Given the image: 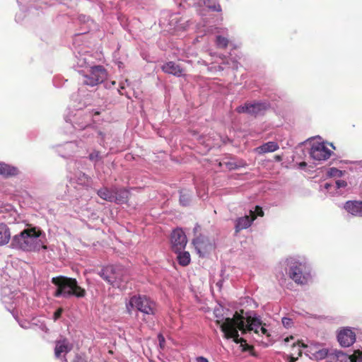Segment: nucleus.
<instances>
[{"mask_svg":"<svg viewBox=\"0 0 362 362\" xmlns=\"http://www.w3.org/2000/svg\"><path fill=\"white\" fill-rule=\"evenodd\" d=\"M162 70L167 74H173L175 76H181L183 74L184 69L174 62H168L161 66Z\"/></svg>","mask_w":362,"mask_h":362,"instance_id":"nucleus-20","label":"nucleus"},{"mask_svg":"<svg viewBox=\"0 0 362 362\" xmlns=\"http://www.w3.org/2000/svg\"><path fill=\"white\" fill-rule=\"evenodd\" d=\"M217 286H220V287H221V282H218V283H217Z\"/></svg>","mask_w":362,"mask_h":362,"instance_id":"nucleus-52","label":"nucleus"},{"mask_svg":"<svg viewBox=\"0 0 362 362\" xmlns=\"http://www.w3.org/2000/svg\"><path fill=\"white\" fill-rule=\"evenodd\" d=\"M187 240L185 233L181 229L174 230L171 234L172 249L175 252L183 250Z\"/></svg>","mask_w":362,"mask_h":362,"instance_id":"nucleus-13","label":"nucleus"},{"mask_svg":"<svg viewBox=\"0 0 362 362\" xmlns=\"http://www.w3.org/2000/svg\"><path fill=\"white\" fill-rule=\"evenodd\" d=\"M220 59L223 61V64L229 65L233 69H238V62L237 59L233 58H230L225 60V57L223 55H219Z\"/></svg>","mask_w":362,"mask_h":362,"instance_id":"nucleus-32","label":"nucleus"},{"mask_svg":"<svg viewBox=\"0 0 362 362\" xmlns=\"http://www.w3.org/2000/svg\"><path fill=\"white\" fill-rule=\"evenodd\" d=\"M72 349V344L66 339H63L56 341L54 354L57 358H60L62 354L65 355Z\"/></svg>","mask_w":362,"mask_h":362,"instance_id":"nucleus-18","label":"nucleus"},{"mask_svg":"<svg viewBox=\"0 0 362 362\" xmlns=\"http://www.w3.org/2000/svg\"><path fill=\"white\" fill-rule=\"evenodd\" d=\"M279 149V145L275 141H269L259 146L257 150L259 153L274 152Z\"/></svg>","mask_w":362,"mask_h":362,"instance_id":"nucleus-26","label":"nucleus"},{"mask_svg":"<svg viewBox=\"0 0 362 362\" xmlns=\"http://www.w3.org/2000/svg\"><path fill=\"white\" fill-rule=\"evenodd\" d=\"M158 338L160 346H162L163 344L165 343V339H164L163 336L161 334H159Z\"/></svg>","mask_w":362,"mask_h":362,"instance_id":"nucleus-42","label":"nucleus"},{"mask_svg":"<svg viewBox=\"0 0 362 362\" xmlns=\"http://www.w3.org/2000/svg\"><path fill=\"white\" fill-rule=\"evenodd\" d=\"M215 43L218 48L223 49L228 46L229 40L228 37L223 36L221 32H218L216 36Z\"/></svg>","mask_w":362,"mask_h":362,"instance_id":"nucleus-28","label":"nucleus"},{"mask_svg":"<svg viewBox=\"0 0 362 362\" xmlns=\"http://www.w3.org/2000/svg\"><path fill=\"white\" fill-rule=\"evenodd\" d=\"M344 172L336 168H330L327 173V175L329 177H341Z\"/></svg>","mask_w":362,"mask_h":362,"instance_id":"nucleus-34","label":"nucleus"},{"mask_svg":"<svg viewBox=\"0 0 362 362\" xmlns=\"http://www.w3.org/2000/svg\"><path fill=\"white\" fill-rule=\"evenodd\" d=\"M334 187V185L326 182L323 185H320V190L323 192H327L332 195L340 194L341 193L339 192L332 191Z\"/></svg>","mask_w":362,"mask_h":362,"instance_id":"nucleus-35","label":"nucleus"},{"mask_svg":"<svg viewBox=\"0 0 362 362\" xmlns=\"http://www.w3.org/2000/svg\"><path fill=\"white\" fill-rule=\"evenodd\" d=\"M224 337L233 339L236 344H240L243 351H248L251 346L247 343L253 341L264 347L272 345L275 340L271 330L267 327L262 317L254 311L239 313L235 312L232 318L217 320Z\"/></svg>","mask_w":362,"mask_h":362,"instance_id":"nucleus-1","label":"nucleus"},{"mask_svg":"<svg viewBox=\"0 0 362 362\" xmlns=\"http://www.w3.org/2000/svg\"><path fill=\"white\" fill-rule=\"evenodd\" d=\"M78 73L81 75V85L76 97L84 98L83 104L88 105L90 103V94L86 93L88 87L94 88L103 83L107 77V73L103 66L95 64L88 66V69L78 70Z\"/></svg>","mask_w":362,"mask_h":362,"instance_id":"nucleus-4","label":"nucleus"},{"mask_svg":"<svg viewBox=\"0 0 362 362\" xmlns=\"http://www.w3.org/2000/svg\"><path fill=\"white\" fill-rule=\"evenodd\" d=\"M74 362H85V361L82 357L76 356L74 360Z\"/></svg>","mask_w":362,"mask_h":362,"instance_id":"nucleus-43","label":"nucleus"},{"mask_svg":"<svg viewBox=\"0 0 362 362\" xmlns=\"http://www.w3.org/2000/svg\"><path fill=\"white\" fill-rule=\"evenodd\" d=\"M293 337L292 336H291L290 337H286L284 341L285 342H288L290 341V339H293Z\"/></svg>","mask_w":362,"mask_h":362,"instance_id":"nucleus-47","label":"nucleus"},{"mask_svg":"<svg viewBox=\"0 0 362 362\" xmlns=\"http://www.w3.org/2000/svg\"><path fill=\"white\" fill-rule=\"evenodd\" d=\"M99 275L113 287L123 289L124 286L120 281L119 275L117 272V268L114 266H107L101 269Z\"/></svg>","mask_w":362,"mask_h":362,"instance_id":"nucleus-10","label":"nucleus"},{"mask_svg":"<svg viewBox=\"0 0 362 362\" xmlns=\"http://www.w3.org/2000/svg\"><path fill=\"white\" fill-rule=\"evenodd\" d=\"M197 194L199 197H202V195L200 194V192L199 191L197 192Z\"/></svg>","mask_w":362,"mask_h":362,"instance_id":"nucleus-53","label":"nucleus"},{"mask_svg":"<svg viewBox=\"0 0 362 362\" xmlns=\"http://www.w3.org/2000/svg\"><path fill=\"white\" fill-rule=\"evenodd\" d=\"M330 145H331L332 148H335L334 146H333V144H331Z\"/></svg>","mask_w":362,"mask_h":362,"instance_id":"nucleus-54","label":"nucleus"},{"mask_svg":"<svg viewBox=\"0 0 362 362\" xmlns=\"http://www.w3.org/2000/svg\"><path fill=\"white\" fill-rule=\"evenodd\" d=\"M177 254V260L180 265L185 267L187 266L190 262V255L188 252H176Z\"/></svg>","mask_w":362,"mask_h":362,"instance_id":"nucleus-27","label":"nucleus"},{"mask_svg":"<svg viewBox=\"0 0 362 362\" xmlns=\"http://www.w3.org/2000/svg\"><path fill=\"white\" fill-rule=\"evenodd\" d=\"M329 352V351L328 349H322L320 350H318V351H315L313 354V356L317 360L326 359V361H327Z\"/></svg>","mask_w":362,"mask_h":362,"instance_id":"nucleus-31","label":"nucleus"},{"mask_svg":"<svg viewBox=\"0 0 362 362\" xmlns=\"http://www.w3.org/2000/svg\"><path fill=\"white\" fill-rule=\"evenodd\" d=\"M129 197V191L125 188H119L114 187V198L113 202L117 204H124L127 202Z\"/></svg>","mask_w":362,"mask_h":362,"instance_id":"nucleus-22","label":"nucleus"},{"mask_svg":"<svg viewBox=\"0 0 362 362\" xmlns=\"http://www.w3.org/2000/svg\"><path fill=\"white\" fill-rule=\"evenodd\" d=\"M52 282L56 286L54 296L68 298L72 296L83 298L86 291L81 287L76 279L60 276L52 278Z\"/></svg>","mask_w":362,"mask_h":362,"instance_id":"nucleus-6","label":"nucleus"},{"mask_svg":"<svg viewBox=\"0 0 362 362\" xmlns=\"http://www.w3.org/2000/svg\"><path fill=\"white\" fill-rule=\"evenodd\" d=\"M76 180L77 183L81 186H86L89 183L88 177L85 173H78V175H77V177L76 178Z\"/></svg>","mask_w":362,"mask_h":362,"instance_id":"nucleus-33","label":"nucleus"},{"mask_svg":"<svg viewBox=\"0 0 362 362\" xmlns=\"http://www.w3.org/2000/svg\"><path fill=\"white\" fill-rule=\"evenodd\" d=\"M11 239V232L8 226L0 223V246L7 244Z\"/></svg>","mask_w":362,"mask_h":362,"instance_id":"nucleus-24","label":"nucleus"},{"mask_svg":"<svg viewBox=\"0 0 362 362\" xmlns=\"http://www.w3.org/2000/svg\"><path fill=\"white\" fill-rule=\"evenodd\" d=\"M63 313V309L59 308H58L54 313L53 315V320L54 322H56L57 320H58L61 316H62V314Z\"/></svg>","mask_w":362,"mask_h":362,"instance_id":"nucleus-39","label":"nucleus"},{"mask_svg":"<svg viewBox=\"0 0 362 362\" xmlns=\"http://www.w3.org/2000/svg\"><path fill=\"white\" fill-rule=\"evenodd\" d=\"M218 70H223V67L221 66H218Z\"/></svg>","mask_w":362,"mask_h":362,"instance_id":"nucleus-51","label":"nucleus"},{"mask_svg":"<svg viewBox=\"0 0 362 362\" xmlns=\"http://www.w3.org/2000/svg\"><path fill=\"white\" fill-rule=\"evenodd\" d=\"M334 186V189L338 192V189L345 188L347 186V182L345 180H338L335 182Z\"/></svg>","mask_w":362,"mask_h":362,"instance_id":"nucleus-37","label":"nucleus"},{"mask_svg":"<svg viewBox=\"0 0 362 362\" xmlns=\"http://www.w3.org/2000/svg\"><path fill=\"white\" fill-rule=\"evenodd\" d=\"M78 146L76 141H69L57 146V152L63 158H68L77 151Z\"/></svg>","mask_w":362,"mask_h":362,"instance_id":"nucleus-16","label":"nucleus"},{"mask_svg":"<svg viewBox=\"0 0 362 362\" xmlns=\"http://www.w3.org/2000/svg\"><path fill=\"white\" fill-rule=\"evenodd\" d=\"M191 194L187 190H181L180 192V203L183 206H187L191 202Z\"/></svg>","mask_w":362,"mask_h":362,"instance_id":"nucleus-29","label":"nucleus"},{"mask_svg":"<svg viewBox=\"0 0 362 362\" xmlns=\"http://www.w3.org/2000/svg\"><path fill=\"white\" fill-rule=\"evenodd\" d=\"M270 103L268 101H255L253 103H245L236 108L238 113H246L257 117L264 115L270 108Z\"/></svg>","mask_w":362,"mask_h":362,"instance_id":"nucleus-9","label":"nucleus"},{"mask_svg":"<svg viewBox=\"0 0 362 362\" xmlns=\"http://www.w3.org/2000/svg\"><path fill=\"white\" fill-rule=\"evenodd\" d=\"M18 171L17 168L5 163L0 162V175L8 177L17 175Z\"/></svg>","mask_w":362,"mask_h":362,"instance_id":"nucleus-23","label":"nucleus"},{"mask_svg":"<svg viewBox=\"0 0 362 362\" xmlns=\"http://www.w3.org/2000/svg\"><path fill=\"white\" fill-rule=\"evenodd\" d=\"M288 276L297 284L305 285L311 280V268L305 262H300L296 259H287Z\"/></svg>","mask_w":362,"mask_h":362,"instance_id":"nucleus-7","label":"nucleus"},{"mask_svg":"<svg viewBox=\"0 0 362 362\" xmlns=\"http://www.w3.org/2000/svg\"><path fill=\"white\" fill-rule=\"evenodd\" d=\"M282 321V324L283 325L286 327V328H289L292 326L293 325V320L292 319L289 318V317H284L281 320Z\"/></svg>","mask_w":362,"mask_h":362,"instance_id":"nucleus-38","label":"nucleus"},{"mask_svg":"<svg viewBox=\"0 0 362 362\" xmlns=\"http://www.w3.org/2000/svg\"><path fill=\"white\" fill-rule=\"evenodd\" d=\"M250 212L252 216L245 215L244 216L239 217L235 220V230L236 233L243 229L249 228L256 218V216L253 215V211L250 210Z\"/></svg>","mask_w":362,"mask_h":362,"instance_id":"nucleus-17","label":"nucleus"},{"mask_svg":"<svg viewBox=\"0 0 362 362\" xmlns=\"http://www.w3.org/2000/svg\"><path fill=\"white\" fill-rule=\"evenodd\" d=\"M45 242V233L40 228L28 227L12 238L11 246L25 252H36L47 249Z\"/></svg>","mask_w":362,"mask_h":362,"instance_id":"nucleus-3","label":"nucleus"},{"mask_svg":"<svg viewBox=\"0 0 362 362\" xmlns=\"http://www.w3.org/2000/svg\"><path fill=\"white\" fill-rule=\"evenodd\" d=\"M196 362H209V361L204 356H198L196 358Z\"/></svg>","mask_w":362,"mask_h":362,"instance_id":"nucleus-41","label":"nucleus"},{"mask_svg":"<svg viewBox=\"0 0 362 362\" xmlns=\"http://www.w3.org/2000/svg\"><path fill=\"white\" fill-rule=\"evenodd\" d=\"M95 64L93 57L88 52H78L75 55L74 67L78 72V70L88 69V66H93Z\"/></svg>","mask_w":362,"mask_h":362,"instance_id":"nucleus-12","label":"nucleus"},{"mask_svg":"<svg viewBox=\"0 0 362 362\" xmlns=\"http://www.w3.org/2000/svg\"><path fill=\"white\" fill-rule=\"evenodd\" d=\"M78 98L79 105L78 106L77 112L72 119H69V122L75 129L83 131L81 136L84 141H88L90 136H95L99 144L105 146V134L92 126L93 114L90 110H81L82 105L85 106L83 104L84 98ZM74 100H76L78 98H76Z\"/></svg>","mask_w":362,"mask_h":362,"instance_id":"nucleus-2","label":"nucleus"},{"mask_svg":"<svg viewBox=\"0 0 362 362\" xmlns=\"http://www.w3.org/2000/svg\"><path fill=\"white\" fill-rule=\"evenodd\" d=\"M40 328L42 331H44L45 332H47L48 331V329L45 324H42L40 326Z\"/></svg>","mask_w":362,"mask_h":362,"instance_id":"nucleus-45","label":"nucleus"},{"mask_svg":"<svg viewBox=\"0 0 362 362\" xmlns=\"http://www.w3.org/2000/svg\"><path fill=\"white\" fill-rule=\"evenodd\" d=\"M296 360V359L295 358L291 356V357L288 358V362H295Z\"/></svg>","mask_w":362,"mask_h":362,"instance_id":"nucleus-46","label":"nucleus"},{"mask_svg":"<svg viewBox=\"0 0 362 362\" xmlns=\"http://www.w3.org/2000/svg\"><path fill=\"white\" fill-rule=\"evenodd\" d=\"M227 165L230 170L238 168L237 165L233 164V163H227Z\"/></svg>","mask_w":362,"mask_h":362,"instance_id":"nucleus-44","label":"nucleus"},{"mask_svg":"<svg viewBox=\"0 0 362 362\" xmlns=\"http://www.w3.org/2000/svg\"><path fill=\"white\" fill-rule=\"evenodd\" d=\"M97 194L101 199L110 202H113L115 200V198H114V187L111 189L103 187L97 191Z\"/></svg>","mask_w":362,"mask_h":362,"instance_id":"nucleus-25","label":"nucleus"},{"mask_svg":"<svg viewBox=\"0 0 362 362\" xmlns=\"http://www.w3.org/2000/svg\"><path fill=\"white\" fill-rule=\"evenodd\" d=\"M1 300L5 308L12 313L22 328L30 329L32 327L33 325L29 321L18 319L15 315V312H18L20 307L25 301L22 293L17 290H13L8 284H4L1 289Z\"/></svg>","mask_w":362,"mask_h":362,"instance_id":"nucleus-5","label":"nucleus"},{"mask_svg":"<svg viewBox=\"0 0 362 362\" xmlns=\"http://www.w3.org/2000/svg\"><path fill=\"white\" fill-rule=\"evenodd\" d=\"M337 340L341 346L349 347L356 341V334L354 330L349 327L344 328L339 331Z\"/></svg>","mask_w":362,"mask_h":362,"instance_id":"nucleus-14","label":"nucleus"},{"mask_svg":"<svg viewBox=\"0 0 362 362\" xmlns=\"http://www.w3.org/2000/svg\"><path fill=\"white\" fill-rule=\"evenodd\" d=\"M199 228V226L198 225H197L194 228V231H196L197 230H198V228Z\"/></svg>","mask_w":362,"mask_h":362,"instance_id":"nucleus-49","label":"nucleus"},{"mask_svg":"<svg viewBox=\"0 0 362 362\" xmlns=\"http://www.w3.org/2000/svg\"><path fill=\"white\" fill-rule=\"evenodd\" d=\"M128 313L131 314L134 309L142 313L144 315L154 316L157 313V305L155 301L145 295H134L126 303Z\"/></svg>","mask_w":362,"mask_h":362,"instance_id":"nucleus-8","label":"nucleus"},{"mask_svg":"<svg viewBox=\"0 0 362 362\" xmlns=\"http://www.w3.org/2000/svg\"><path fill=\"white\" fill-rule=\"evenodd\" d=\"M192 243L200 256H204L212 248V245L209 240L204 235H199L194 238Z\"/></svg>","mask_w":362,"mask_h":362,"instance_id":"nucleus-15","label":"nucleus"},{"mask_svg":"<svg viewBox=\"0 0 362 362\" xmlns=\"http://www.w3.org/2000/svg\"><path fill=\"white\" fill-rule=\"evenodd\" d=\"M344 209L353 216L362 217L361 201H347L344 204Z\"/></svg>","mask_w":362,"mask_h":362,"instance_id":"nucleus-19","label":"nucleus"},{"mask_svg":"<svg viewBox=\"0 0 362 362\" xmlns=\"http://www.w3.org/2000/svg\"><path fill=\"white\" fill-rule=\"evenodd\" d=\"M88 158L93 162H98L102 159L100 152L97 151H94L90 153Z\"/></svg>","mask_w":362,"mask_h":362,"instance_id":"nucleus-36","label":"nucleus"},{"mask_svg":"<svg viewBox=\"0 0 362 362\" xmlns=\"http://www.w3.org/2000/svg\"><path fill=\"white\" fill-rule=\"evenodd\" d=\"M255 211L257 214V216H264V212L262 211V209L260 206H255Z\"/></svg>","mask_w":362,"mask_h":362,"instance_id":"nucleus-40","label":"nucleus"},{"mask_svg":"<svg viewBox=\"0 0 362 362\" xmlns=\"http://www.w3.org/2000/svg\"><path fill=\"white\" fill-rule=\"evenodd\" d=\"M300 165H301V166H305V165H306V163H300Z\"/></svg>","mask_w":362,"mask_h":362,"instance_id":"nucleus-50","label":"nucleus"},{"mask_svg":"<svg viewBox=\"0 0 362 362\" xmlns=\"http://www.w3.org/2000/svg\"><path fill=\"white\" fill-rule=\"evenodd\" d=\"M16 21H17L22 20V19L20 18V16H18V15L16 16Z\"/></svg>","mask_w":362,"mask_h":362,"instance_id":"nucleus-48","label":"nucleus"},{"mask_svg":"<svg viewBox=\"0 0 362 362\" xmlns=\"http://www.w3.org/2000/svg\"><path fill=\"white\" fill-rule=\"evenodd\" d=\"M192 23L189 20L179 19L177 15H173L170 20V25H173L176 31L185 30Z\"/></svg>","mask_w":362,"mask_h":362,"instance_id":"nucleus-21","label":"nucleus"},{"mask_svg":"<svg viewBox=\"0 0 362 362\" xmlns=\"http://www.w3.org/2000/svg\"><path fill=\"white\" fill-rule=\"evenodd\" d=\"M204 4L214 11H221V7L218 0H204Z\"/></svg>","mask_w":362,"mask_h":362,"instance_id":"nucleus-30","label":"nucleus"},{"mask_svg":"<svg viewBox=\"0 0 362 362\" xmlns=\"http://www.w3.org/2000/svg\"><path fill=\"white\" fill-rule=\"evenodd\" d=\"M332 153V150L328 148L324 143L313 144L310 150V157L318 161L327 160Z\"/></svg>","mask_w":362,"mask_h":362,"instance_id":"nucleus-11","label":"nucleus"}]
</instances>
